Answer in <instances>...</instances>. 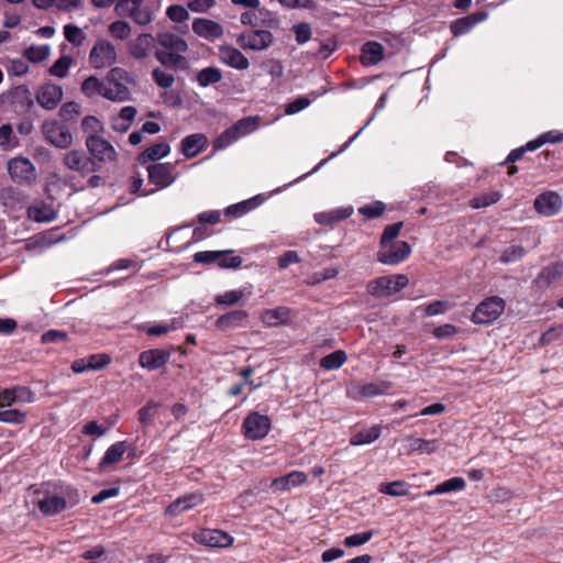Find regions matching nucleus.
I'll list each match as a JSON object with an SVG mask.
<instances>
[{
    "mask_svg": "<svg viewBox=\"0 0 563 563\" xmlns=\"http://www.w3.org/2000/svg\"><path fill=\"white\" fill-rule=\"evenodd\" d=\"M271 429V420L258 412L250 413L243 421L244 435L251 440L265 438Z\"/></svg>",
    "mask_w": 563,
    "mask_h": 563,
    "instance_id": "obj_13",
    "label": "nucleus"
},
{
    "mask_svg": "<svg viewBox=\"0 0 563 563\" xmlns=\"http://www.w3.org/2000/svg\"><path fill=\"white\" fill-rule=\"evenodd\" d=\"M152 78L155 84L161 88H170L175 82V77L173 74L167 73L161 68H154L152 71Z\"/></svg>",
    "mask_w": 563,
    "mask_h": 563,
    "instance_id": "obj_52",
    "label": "nucleus"
},
{
    "mask_svg": "<svg viewBox=\"0 0 563 563\" xmlns=\"http://www.w3.org/2000/svg\"><path fill=\"white\" fill-rule=\"evenodd\" d=\"M170 353L163 349L143 351L139 356V363L143 368L156 371L168 363Z\"/></svg>",
    "mask_w": 563,
    "mask_h": 563,
    "instance_id": "obj_19",
    "label": "nucleus"
},
{
    "mask_svg": "<svg viewBox=\"0 0 563 563\" xmlns=\"http://www.w3.org/2000/svg\"><path fill=\"white\" fill-rule=\"evenodd\" d=\"M474 26H475V21L472 20V18H470V15H468V16L455 20L451 24V32L454 36H460V35H463V34H466L467 32H470Z\"/></svg>",
    "mask_w": 563,
    "mask_h": 563,
    "instance_id": "obj_51",
    "label": "nucleus"
},
{
    "mask_svg": "<svg viewBox=\"0 0 563 563\" xmlns=\"http://www.w3.org/2000/svg\"><path fill=\"white\" fill-rule=\"evenodd\" d=\"M64 35L69 43L76 46H80L86 40L84 31L80 27L73 24H66L64 26Z\"/></svg>",
    "mask_w": 563,
    "mask_h": 563,
    "instance_id": "obj_48",
    "label": "nucleus"
},
{
    "mask_svg": "<svg viewBox=\"0 0 563 563\" xmlns=\"http://www.w3.org/2000/svg\"><path fill=\"white\" fill-rule=\"evenodd\" d=\"M263 198L261 196H255L251 199L241 201L235 205H231L224 210V216L232 218H240L244 214L249 213L256 207H258L263 202Z\"/></svg>",
    "mask_w": 563,
    "mask_h": 563,
    "instance_id": "obj_30",
    "label": "nucleus"
},
{
    "mask_svg": "<svg viewBox=\"0 0 563 563\" xmlns=\"http://www.w3.org/2000/svg\"><path fill=\"white\" fill-rule=\"evenodd\" d=\"M80 503L79 490L73 486H65L58 493L47 494L37 503L44 516H55Z\"/></svg>",
    "mask_w": 563,
    "mask_h": 563,
    "instance_id": "obj_3",
    "label": "nucleus"
},
{
    "mask_svg": "<svg viewBox=\"0 0 563 563\" xmlns=\"http://www.w3.org/2000/svg\"><path fill=\"white\" fill-rule=\"evenodd\" d=\"M12 389L16 404H30L35 400L34 393L25 386H14Z\"/></svg>",
    "mask_w": 563,
    "mask_h": 563,
    "instance_id": "obj_58",
    "label": "nucleus"
},
{
    "mask_svg": "<svg viewBox=\"0 0 563 563\" xmlns=\"http://www.w3.org/2000/svg\"><path fill=\"white\" fill-rule=\"evenodd\" d=\"M49 55V48L46 45L41 46H31L25 49L24 56L33 62V63H40L46 59Z\"/></svg>",
    "mask_w": 563,
    "mask_h": 563,
    "instance_id": "obj_54",
    "label": "nucleus"
},
{
    "mask_svg": "<svg viewBox=\"0 0 563 563\" xmlns=\"http://www.w3.org/2000/svg\"><path fill=\"white\" fill-rule=\"evenodd\" d=\"M408 285V277L406 275H397L395 277L383 276L372 280L367 285V291L377 298L389 297L399 292Z\"/></svg>",
    "mask_w": 563,
    "mask_h": 563,
    "instance_id": "obj_6",
    "label": "nucleus"
},
{
    "mask_svg": "<svg viewBox=\"0 0 563 563\" xmlns=\"http://www.w3.org/2000/svg\"><path fill=\"white\" fill-rule=\"evenodd\" d=\"M466 486V482L462 477H452L440 484H438L432 490L426 493L427 496L441 495L451 492L463 490Z\"/></svg>",
    "mask_w": 563,
    "mask_h": 563,
    "instance_id": "obj_33",
    "label": "nucleus"
},
{
    "mask_svg": "<svg viewBox=\"0 0 563 563\" xmlns=\"http://www.w3.org/2000/svg\"><path fill=\"white\" fill-rule=\"evenodd\" d=\"M42 132L45 140L56 147L67 148L73 143L69 129L56 120L45 121L42 125Z\"/></svg>",
    "mask_w": 563,
    "mask_h": 563,
    "instance_id": "obj_9",
    "label": "nucleus"
},
{
    "mask_svg": "<svg viewBox=\"0 0 563 563\" xmlns=\"http://www.w3.org/2000/svg\"><path fill=\"white\" fill-rule=\"evenodd\" d=\"M380 432H382L380 426H373L368 429H364V430H361V431L354 433L350 439V443L352 445L369 444V443L376 441L380 437Z\"/></svg>",
    "mask_w": 563,
    "mask_h": 563,
    "instance_id": "obj_35",
    "label": "nucleus"
},
{
    "mask_svg": "<svg viewBox=\"0 0 563 563\" xmlns=\"http://www.w3.org/2000/svg\"><path fill=\"white\" fill-rule=\"evenodd\" d=\"M173 169L174 166L169 163L150 164L147 166L148 180L159 189L166 188L176 179Z\"/></svg>",
    "mask_w": 563,
    "mask_h": 563,
    "instance_id": "obj_16",
    "label": "nucleus"
},
{
    "mask_svg": "<svg viewBox=\"0 0 563 563\" xmlns=\"http://www.w3.org/2000/svg\"><path fill=\"white\" fill-rule=\"evenodd\" d=\"M562 207L561 197L554 191L539 195L534 200V209L538 213L551 217L556 214Z\"/></svg>",
    "mask_w": 563,
    "mask_h": 563,
    "instance_id": "obj_18",
    "label": "nucleus"
},
{
    "mask_svg": "<svg viewBox=\"0 0 563 563\" xmlns=\"http://www.w3.org/2000/svg\"><path fill=\"white\" fill-rule=\"evenodd\" d=\"M373 537L372 531H365L362 533H355L346 537L343 541V544L347 548L363 545L368 542Z\"/></svg>",
    "mask_w": 563,
    "mask_h": 563,
    "instance_id": "obj_60",
    "label": "nucleus"
},
{
    "mask_svg": "<svg viewBox=\"0 0 563 563\" xmlns=\"http://www.w3.org/2000/svg\"><path fill=\"white\" fill-rule=\"evenodd\" d=\"M505 307L506 302L501 297H488L477 305L471 319L475 324L492 323L501 316Z\"/></svg>",
    "mask_w": 563,
    "mask_h": 563,
    "instance_id": "obj_5",
    "label": "nucleus"
},
{
    "mask_svg": "<svg viewBox=\"0 0 563 563\" xmlns=\"http://www.w3.org/2000/svg\"><path fill=\"white\" fill-rule=\"evenodd\" d=\"M384 46L378 42H367L362 46L361 62L365 66L377 65L384 58Z\"/></svg>",
    "mask_w": 563,
    "mask_h": 563,
    "instance_id": "obj_27",
    "label": "nucleus"
},
{
    "mask_svg": "<svg viewBox=\"0 0 563 563\" xmlns=\"http://www.w3.org/2000/svg\"><path fill=\"white\" fill-rule=\"evenodd\" d=\"M247 317L249 313L245 310H234L219 317L216 327L221 331H227L241 325Z\"/></svg>",
    "mask_w": 563,
    "mask_h": 563,
    "instance_id": "obj_29",
    "label": "nucleus"
},
{
    "mask_svg": "<svg viewBox=\"0 0 563 563\" xmlns=\"http://www.w3.org/2000/svg\"><path fill=\"white\" fill-rule=\"evenodd\" d=\"M499 194L498 192H490L487 195H483L479 197H475L471 200V206L474 209L485 208L488 207L499 200Z\"/></svg>",
    "mask_w": 563,
    "mask_h": 563,
    "instance_id": "obj_62",
    "label": "nucleus"
},
{
    "mask_svg": "<svg viewBox=\"0 0 563 563\" xmlns=\"http://www.w3.org/2000/svg\"><path fill=\"white\" fill-rule=\"evenodd\" d=\"M411 254V246L405 241L388 243L377 253V261L385 265H397Z\"/></svg>",
    "mask_w": 563,
    "mask_h": 563,
    "instance_id": "obj_12",
    "label": "nucleus"
},
{
    "mask_svg": "<svg viewBox=\"0 0 563 563\" xmlns=\"http://www.w3.org/2000/svg\"><path fill=\"white\" fill-rule=\"evenodd\" d=\"M170 152V147L167 143H156L147 147L140 156L139 161L141 164H145L150 161L155 162L165 156Z\"/></svg>",
    "mask_w": 563,
    "mask_h": 563,
    "instance_id": "obj_34",
    "label": "nucleus"
},
{
    "mask_svg": "<svg viewBox=\"0 0 563 563\" xmlns=\"http://www.w3.org/2000/svg\"><path fill=\"white\" fill-rule=\"evenodd\" d=\"M219 252L223 254L217 261L219 267L238 268L242 265L243 260L241 256H231V254L233 253L232 250H224Z\"/></svg>",
    "mask_w": 563,
    "mask_h": 563,
    "instance_id": "obj_50",
    "label": "nucleus"
},
{
    "mask_svg": "<svg viewBox=\"0 0 563 563\" xmlns=\"http://www.w3.org/2000/svg\"><path fill=\"white\" fill-rule=\"evenodd\" d=\"M346 361V354L342 350H336L320 361V366L324 369L332 371L340 368Z\"/></svg>",
    "mask_w": 563,
    "mask_h": 563,
    "instance_id": "obj_40",
    "label": "nucleus"
},
{
    "mask_svg": "<svg viewBox=\"0 0 563 563\" xmlns=\"http://www.w3.org/2000/svg\"><path fill=\"white\" fill-rule=\"evenodd\" d=\"M26 421V413L18 409L0 411V422L9 424H22Z\"/></svg>",
    "mask_w": 563,
    "mask_h": 563,
    "instance_id": "obj_46",
    "label": "nucleus"
},
{
    "mask_svg": "<svg viewBox=\"0 0 563 563\" xmlns=\"http://www.w3.org/2000/svg\"><path fill=\"white\" fill-rule=\"evenodd\" d=\"M274 42V36L268 30H246L236 37V43L245 51H265Z\"/></svg>",
    "mask_w": 563,
    "mask_h": 563,
    "instance_id": "obj_7",
    "label": "nucleus"
},
{
    "mask_svg": "<svg viewBox=\"0 0 563 563\" xmlns=\"http://www.w3.org/2000/svg\"><path fill=\"white\" fill-rule=\"evenodd\" d=\"M109 34L120 41L129 38L132 34V27L125 20H115L108 27Z\"/></svg>",
    "mask_w": 563,
    "mask_h": 563,
    "instance_id": "obj_42",
    "label": "nucleus"
},
{
    "mask_svg": "<svg viewBox=\"0 0 563 563\" xmlns=\"http://www.w3.org/2000/svg\"><path fill=\"white\" fill-rule=\"evenodd\" d=\"M205 497L202 493L195 492L178 497L166 508V514L170 516H178L179 514L192 509L203 503Z\"/></svg>",
    "mask_w": 563,
    "mask_h": 563,
    "instance_id": "obj_21",
    "label": "nucleus"
},
{
    "mask_svg": "<svg viewBox=\"0 0 563 563\" xmlns=\"http://www.w3.org/2000/svg\"><path fill=\"white\" fill-rule=\"evenodd\" d=\"M86 147L90 153V157L100 165V163L114 162L117 159V151L106 139L91 134L86 139Z\"/></svg>",
    "mask_w": 563,
    "mask_h": 563,
    "instance_id": "obj_10",
    "label": "nucleus"
},
{
    "mask_svg": "<svg viewBox=\"0 0 563 563\" xmlns=\"http://www.w3.org/2000/svg\"><path fill=\"white\" fill-rule=\"evenodd\" d=\"M26 213L27 218L34 222H52L57 218V212L53 206L45 201L31 205Z\"/></svg>",
    "mask_w": 563,
    "mask_h": 563,
    "instance_id": "obj_24",
    "label": "nucleus"
},
{
    "mask_svg": "<svg viewBox=\"0 0 563 563\" xmlns=\"http://www.w3.org/2000/svg\"><path fill=\"white\" fill-rule=\"evenodd\" d=\"M563 274V264H552L544 267L538 275L536 283L540 286H549Z\"/></svg>",
    "mask_w": 563,
    "mask_h": 563,
    "instance_id": "obj_37",
    "label": "nucleus"
},
{
    "mask_svg": "<svg viewBox=\"0 0 563 563\" xmlns=\"http://www.w3.org/2000/svg\"><path fill=\"white\" fill-rule=\"evenodd\" d=\"M379 492L394 497L406 496L408 494L407 484L402 481L382 484Z\"/></svg>",
    "mask_w": 563,
    "mask_h": 563,
    "instance_id": "obj_45",
    "label": "nucleus"
},
{
    "mask_svg": "<svg viewBox=\"0 0 563 563\" xmlns=\"http://www.w3.org/2000/svg\"><path fill=\"white\" fill-rule=\"evenodd\" d=\"M239 139L235 135V132L230 126L227 130H224L214 141H213V148L216 151H221L236 142Z\"/></svg>",
    "mask_w": 563,
    "mask_h": 563,
    "instance_id": "obj_49",
    "label": "nucleus"
},
{
    "mask_svg": "<svg viewBox=\"0 0 563 563\" xmlns=\"http://www.w3.org/2000/svg\"><path fill=\"white\" fill-rule=\"evenodd\" d=\"M194 540L211 548H227L233 542L229 533L216 529L202 530L194 536Z\"/></svg>",
    "mask_w": 563,
    "mask_h": 563,
    "instance_id": "obj_17",
    "label": "nucleus"
},
{
    "mask_svg": "<svg viewBox=\"0 0 563 563\" xmlns=\"http://www.w3.org/2000/svg\"><path fill=\"white\" fill-rule=\"evenodd\" d=\"M404 441L407 442L406 445V454L410 455L416 452L421 454H431L435 452L439 448L438 440H424L421 438H416L413 435H407L404 438Z\"/></svg>",
    "mask_w": 563,
    "mask_h": 563,
    "instance_id": "obj_23",
    "label": "nucleus"
},
{
    "mask_svg": "<svg viewBox=\"0 0 563 563\" xmlns=\"http://www.w3.org/2000/svg\"><path fill=\"white\" fill-rule=\"evenodd\" d=\"M219 59L228 66L238 70H245L250 66V62L242 52L230 45H222L219 47Z\"/></svg>",
    "mask_w": 563,
    "mask_h": 563,
    "instance_id": "obj_20",
    "label": "nucleus"
},
{
    "mask_svg": "<svg viewBox=\"0 0 563 563\" xmlns=\"http://www.w3.org/2000/svg\"><path fill=\"white\" fill-rule=\"evenodd\" d=\"M526 255V250L520 245H510L505 249L500 255V262L509 264L520 261Z\"/></svg>",
    "mask_w": 563,
    "mask_h": 563,
    "instance_id": "obj_47",
    "label": "nucleus"
},
{
    "mask_svg": "<svg viewBox=\"0 0 563 563\" xmlns=\"http://www.w3.org/2000/svg\"><path fill=\"white\" fill-rule=\"evenodd\" d=\"M117 62V49L108 40H99L89 53V63L96 69H102Z\"/></svg>",
    "mask_w": 563,
    "mask_h": 563,
    "instance_id": "obj_8",
    "label": "nucleus"
},
{
    "mask_svg": "<svg viewBox=\"0 0 563 563\" xmlns=\"http://www.w3.org/2000/svg\"><path fill=\"white\" fill-rule=\"evenodd\" d=\"M158 10L159 4L156 1L118 0L114 5V12L118 16L129 18L139 26L151 24Z\"/></svg>",
    "mask_w": 563,
    "mask_h": 563,
    "instance_id": "obj_2",
    "label": "nucleus"
},
{
    "mask_svg": "<svg viewBox=\"0 0 563 563\" xmlns=\"http://www.w3.org/2000/svg\"><path fill=\"white\" fill-rule=\"evenodd\" d=\"M353 213V208H339L327 212H319L314 214L317 223L322 225H331L347 219Z\"/></svg>",
    "mask_w": 563,
    "mask_h": 563,
    "instance_id": "obj_31",
    "label": "nucleus"
},
{
    "mask_svg": "<svg viewBox=\"0 0 563 563\" xmlns=\"http://www.w3.org/2000/svg\"><path fill=\"white\" fill-rule=\"evenodd\" d=\"M64 91L62 86L45 82L36 91V102L45 110H54L62 101Z\"/></svg>",
    "mask_w": 563,
    "mask_h": 563,
    "instance_id": "obj_15",
    "label": "nucleus"
},
{
    "mask_svg": "<svg viewBox=\"0 0 563 563\" xmlns=\"http://www.w3.org/2000/svg\"><path fill=\"white\" fill-rule=\"evenodd\" d=\"M180 327V323L174 319L169 324H157L150 327L146 330V333L150 336H158L168 333L169 331L177 330Z\"/></svg>",
    "mask_w": 563,
    "mask_h": 563,
    "instance_id": "obj_63",
    "label": "nucleus"
},
{
    "mask_svg": "<svg viewBox=\"0 0 563 563\" xmlns=\"http://www.w3.org/2000/svg\"><path fill=\"white\" fill-rule=\"evenodd\" d=\"M63 163L67 168L78 172L84 176L96 173L101 168L98 163L80 150H71L65 153Z\"/></svg>",
    "mask_w": 563,
    "mask_h": 563,
    "instance_id": "obj_11",
    "label": "nucleus"
},
{
    "mask_svg": "<svg viewBox=\"0 0 563 563\" xmlns=\"http://www.w3.org/2000/svg\"><path fill=\"white\" fill-rule=\"evenodd\" d=\"M130 84H134V80L125 69L111 68L104 77L103 98L113 102L131 100Z\"/></svg>",
    "mask_w": 563,
    "mask_h": 563,
    "instance_id": "obj_4",
    "label": "nucleus"
},
{
    "mask_svg": "<svg viewBox=\"0 0 563 563\" xmlns=\"http://www.w3.org/2000/svg\"><path fill=\"white\" fill-rule=\"evenodd\" d=\"M402 228V222H397L394 224H389L384 229V232L380 238V246L385 247L386 244L390 243L394 239H396Z\"/></svg>",
    "mask_w": 563,
    "mask_h": 563,
    "instance_id": "obj_61",
    "label": "nucleus"
},
{
    "mask_svg": "<svg viewBox=\"0 0 563 563\" xmlns=\"http://www.w3.org/2000/svg\"><path fill=\"white\" fill-rule=\"evenodd\" d=\"M104 79L100 80L96 76H89L81 85V91L87 97L101 96L103 97Z\"/></svg>",
    "mask_w": 563,
    "mask_h": 563,
    "instance_id": "obj_41",
    "label": "nucleus"
},
{
    "mask_svg": "<svg viewBox=\"0 0 563 563\" xmlns=\"http://www.w3.org/2000/svg\"><path fill=\"white\" fill-rule=\"evenodd\" d=\"M222 80V71L217 67H206L197 74V82L200 87L216 85Z\"/></svg>",
    "mask_w": 563,
    "mask_h": 563,
    "instance_id": "obj_38",
    "label": "nucleus"
},
{
    "mask_svg": "<svg viewBox=\"0 0 563 563\" xmlns=\"http://www.w3.org/2000/svg\"><path fill=\"white\" fill-rule=\"evenodd\" d=\"M192 31L198 36L207 40H216L223 35V27L220 23L205 18L194 20Z\"/></svg>",
    "mask_w": 563,
    "mask_h": 563,
    "instance_id": "obj_22",
    "label": "nucleus"
},
{
    "mask_svg": "<svg viewBox=\"0 0 563 563\" xmlns=\"http://www.w3.org/2000/svg\"><path fill=\"white\" fill-rule=\"evenodd\" d=\"M451 309V305L445 300H434L424 307V317H434L443 314Z\"/></svg>",
    "mask_w": 563,
    "mask_h": 563,
    "instance_id": "obj_56",
    "label": "nucleus"
},
{
    "mask_svg": "<svg viewBox=\"0 0 563 563\" xmlns=\"http://www.w3.org/2000/svg\"><path fill=\"white\" fill-rule=\"evenodd\" d=\"M137 110L135 107H123L119 114L111 119V128L119 133L126 132L135 120Z\"/></svg>",
    "mask_w": 563,
    "mask_h": 563,
    "instance_id": "obj_26",
    "label": "nucleus"
},
{
    "mask_svg": "<svg viewBox=\"0 0 563 563\" xmlns=\"http://www.w3.org/2000/svg\"><path fill=\"white\" fill-rule=\"evenodd\" d=\"M156 42L162 47L155 53L156 59L164 66L181 67L186 64L185 54L188 51L186 41L172 32H162L156 35Z\"/></svg>",
    "mask_w": 563,
    "mask_h": 563,
    "instance_id": "obj_1",
    "label": "nucleus"
},
{
    "mask_svg": "<svg viewBox=\"0 0 563 563\" xmlns=\"http://www.w3.org/2000/svg\"><path fill=\"white\" fill-rule=\"evenodd\" d=\"M154 37L151 34H140L129 44V53L135 59H144L148 56Z\"/></svg>",
    "mask_w": 563,
    "mask_h": 563,
    "instance_id": "obj_28",
    "label": "nucleus"
},
{
    "mask_svg": "<svg viewBox=\"0 0 563 563\" xmlns=\"http://www.w3.org/2000/svg\"><path fill=\"white\" fill-rule=\"evenodd\" d=\"M385 211V205L380 201H376L371 205H366L358 209V212L366 219H374L383 214Z\"/></svg>",
    "mask_w": 563,
    "mask_h": 563,
    "instance_id": "obj_59",
    "label": "nucleus"
},
{
    "mask_svg": "<svg viewBox=\"0 0 563 563\" xmlns=\"http://www.w3.org/2000/svg\"><path fill=\"white\" fill-rule=\"evenodd\" d=\"M245 297L244 289H235L227 291L216 297L217 305L221 306H233L240 302Z\"/></svg>",
    "mask_w": 563,
    "mask_h": 563,
    "instance_id": "obj_44",
    "label": "nucleus"
},
{
    "mask_svg": "<svg viewBox=\"0 0 563 563\" xmlns=\"http://www.w3.org/2000/svg\"><path fill=\"white\" fill-rule=\"evenodd\" d=\"M71 58L69 56H60L49 68V73L53 76L63 78L67 75V71L71 65Z\"/></svg>",
    "mask_w": 563,
    "mask_h": 563,
    "instance_id": "obj_55",
    "label": "nucleus"
},
{
    "mask_svg": "<svg viewBox=\"0 0 563 563\" xmlns=\"http://www.w3.org/2000/svg\"><path fill=\"white\" fill-rule=\"evenodd\" d=\"M126 451V443L124 441H119L108 448L106 451L100 466L104 467L107 465L117 464L121 461L123 454Z\"/></svg>",
    "mask_w": 563,
    "mask_h": 563,
    "instance_id": "obj_36",
    "label": "nucleus"
},
{
    "mask_svg": "<svg viewBox=\"0 0 563 563\" xmlns=\"http://www.w3.org/2000/svg\"><path fill=\"white\" fill-rule=\"evenodd\" d=\"M8 173L19 184H31L36 175L32 162L25 157H15L8 162Z\"/></svg>",
    "mask_w": 563,
    "mask_h": 563,
    "instance_id": "obj_14",
    "label": "nucleus"
},
{
    "mask_svg": "<svg viewBox=\"0 0 563 563\" xmlns=\"http://www.w3.org/2000/svg\"><path fill=\"white\" fill-rule=\"evenodd\" d=\"M289 318V309L286 307H277L274 309H266L261 314V320L268 327H275L279 323L286 322Z\"/></svg>",
    "mask_w": 563,
    "mask_h": 563,
    "instance_id": "obj_32",
    "label": "nucleus"
},
{
    "mask_svg": "<svg viewBox=\"0 0 563 563\" xmlns=\"http://www.w3.org/2000/svg\"><path fill=\"white\" fill-rule=\"evenodd\" d=\"M158 404L151 400L139 410V421L143 426L151 424L154 421Z\"/></svg>",
    "mask_w": 563,
    "mask_h": 563,
    "instance_id": "obj_53",
    "label": "nucleus"
},
{
    "mask_svg": "<svg viewBox=\"0 0 563 563\" xmlns=\"http://www.w3.org/2000/svg\"><path fill=\"white\" fill-rule=\"evenodd\" d=\"M80 112V107L76 102H66L59 109V117L65 121L75 119Z\"/></svg>",
    "mask_w": 563,
    "mask_h": 563,
    "instance_id": "obj_64",
    "label": "nucleus"
},
{
    "mask_svg": "<svg viewBox=\"0 0 563 563\" xmlns=\"http://www.w3.org/2000/svg\"><path fill=\"white\" fill-rule=\"evenodd\" d=\"M206 144L207 137L205 134H190L181 141V153L186 158H192L205 148Z\"/></svg>",
    "mask_w": 563,
    "mask_h": 563,
    "instance_id": "obj_25",
    "label": "nucleus"
},
{
    "mask_svg": "<svg viewBox=\"0 0 563 563\" xmlns=\"http://www.w3.org/2000/svg\"><path fill=\"white\" fill-rule=\"evenodd\" d=\"M563 141V134L558 131H549L538 139L528 142L529 150H537L545 143H559Z\"/></svg>",
    "mask_w": 563,
    "mask_h": 563,
    "instance_id": "obj_43",
    "label": "nucleus"
},
{
    "mask_svg": "<svg viewBox=\"0 0 563 563\" xmlns=\"http://www.w3.org/2000/svg\"><path fill=\"white\" fill-rule=\"evenodd\" d=\"M166 15L174 22L181 23L189 19V13L186 8L180 4L169 5L166 10Z\"/></svg>",
    "mask_w": 563,
    "mask_h": 563,
    "instance_id": "obj_57",
    "label": "nucleus"
},
{
    "mask_svg": "<svg viewBox=\"0 0 563 563\" xmlns=\"http://www.w3.org/2000/svg\"><path fill=\"white\" fill-rule=\"evenodd\" d=\"M258 117H245L236 121L231 128L235 132L236 137L241 139L254 132L258 126Z\"/></svg>",
    "mask_w": 563,
    "mask_h": 563,
    "instance_id": "obj_39",
    "label": "nucleus"
}]
</instances>
